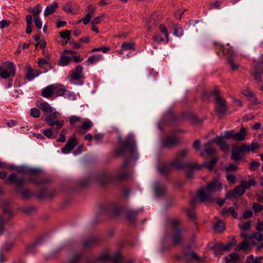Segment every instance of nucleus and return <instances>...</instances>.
Listing matches in <instances>:
<instances>
[{
  "label": "nucleus",
  "instance_id": "nucleus-1",
  "mask_svg": "<svg viewBox=\"0 0 263 263\" xmlns=\"http://www.w3.org/2000/svg\"><path fill=\"white\" fill-rule=\"evenodd\" d=\"M222 187V183L217 178H213L207 183L206 186L202 187L198 190V198L201 203L206 201L212 202L214 200L212 195L216 192L221 191Z\"/></svg>",
  "mask_w": 263,
  "mask_h": 263
},
{
  "label": "nucleus",
  "instance_id": "nucleus-2",
  "mask_svg": "<svg viewBox=\"0 0 263 263\" xmlns=\"http://www.w3.org/2000/svg\"><path fill=\"white\" fill-rule=\"evenodd\" d=\"M189 151L187 149H184L177 153L173 161L171 162V165H173L176 170H182L185 168H191L192 170L201 169V166H199L197 163H186L183 161L184 159L187 156Z\"/></svg>",
  "mask_w": 263,
  "mask_h": 263
},
{
  "label": "nucleus",
  "instance_id": "nucleus-3",
  "mask_svg": "<svg viewBox=\"0 0 263 263\" xmlns=\"http://www.w3.org/2000/svg\"><path fill=\"white\" fill-rule=\"evenodd\" d=\"M167 224L173 231L172 238L174 244L175 246L182 244L185 239L182 233L184 229L181 227L182 221L181 219L178 218L168 219Z\"/></svg>",
  "mask_w": 263,
  "mask_h": 263
},
{
  "label": "nucleus",
  "instance_id": "nucleus-4",
  "mask_svg": "<svg viewBox=\"0 0 263 263\" xmlns=\"http://www.w3.org/2000/svg\"><path fill=\"white\" fill-rule=\"evenodd\" d=\"M135 151V142L133 138L127 137L124 141L121 142L119 147L115 150V154L118 156L128 155L130 157L134 155Z\"/></svg>",
  "mask_w": 263,
  "mask_h": 263
},
{
  "label": "nucleus",
  "instance_id": "nucleus-5",
  "mask_svg": "<svg viewBox=\"0 0 263 263\" xmlns=\"http://www.w3.org/2000/svg\"><path fill=\"white\" fill-rule=\"evenodd\" d=\"M215 102V110L219 118L224 115L228 110L226 100L221 96L220 90L215 88L211 91Z\"/></svg>",
  "mask_w": 263,
  "mask_h": 263
},
{
  "label": "nucleus",
  "instance_id": "nucleus-6",
  "mask_svg": "<svg viewBox=\"0 0 263 263\" xmlns=\"http://www.w3.org/2000/svg\"><path fill=\"white\" fill-rule=\"evenodd\" d=\"M15 72V66L10 61H6L0 65V77L3 79L13 77Z\"/></svg>",
  "mask_w": 263,
  "mask_h": 263
},
{
  "label": "nucleus",
  "instance_id": "nucleus-7",
  "mask_svg": "<svg viewBox=\"0 0 263 263\" xmlns=\"http://www.w3.org/2000/svg\"><path fill=\"white\" fill-rule=\"evenodd\" d=\"M15 72V66L10 61H6L0 65V77L3 79L13 77Z\"/></svg>",
  "mask_w": 263,
  "mask_h": 263
},
{
  "label": "nucleus",
  "instance_id": "nucleus-8",
  "mask_svg": "<svg viewBox=\"0 0 263 263\" xmlns=\"http://www.w3.org/2000/svg\"><path fill=\"white\" fill-rule=\"evenodd\" d=\"M101 240L97 237L90 236L84 239L81 241V246L85 250H90L100 243Z\"/></svg>",
  "mask_w": 263,
  "mask_h": 263
},
{
  "label": "nucleus",
  "instance_id": "nucleus-9",
  "mask_svg": "<svg viewBox=\"0 0 263 263\" xmlns=\"http://www.w3.org/2000/svg\"><path fill=\"white\" fill-rule=\"evenodd\" d=\"M160 20V16L157 13L151 14L148 17L145 18V27L148 32H150L152 29L156 27L159 24Z\"/></svg>",
  "mask_w": 263,
  "mask_h": 263
},
{
  "label": "nucleus",
  "instance_id": "nucleus-10",
  "mask_svg": "<svg viewBox=\"0 0 263 263\" xmlns=\"http://www.w3.org/2000/svg\"><path fill=\"white\" fill-rule=\"evenodd\" d=\"M7 181L11 184H15L16 185L15 192L18 194L19 189L21 188L25 183V179L24 178H19L15 173H12L7 178Z\"/></svg>",
  "mask_w": 263,
  "mask_h": 263
},
{
  "label": "nucleus",
  "instance_id": "nucleus-11",
  "mask_svg": "<svg viewBox=\"0 0 263 263\" xmlns=\"http://www.w3.org/2000/svg\"><path fill=\"white\" fill-rule=\"evenodd\" d=\"M246 154L244 148L241 145L238 147H235L232 150L231 159L235 162H240L243 160V156Z\"/></svg>",
  "mask_w": 263,
  "mask_h": 263
},
{
  "label": "nucleus",
  "instance_id": "nucleus-12",
  "mask_svg": "<svg viewBox=\"0 0 263 263\" xmlns=\"http://www.w3.org/2000/svg\"><path fill=\"white\" fill-rule=\"evenodd\" d=\"M129 159H125L120 168V173L117 176V179L119 181L125 180L128 179L130 176V173H124V170L128 166Z\"/></svg>",
  "mask_w": 263,
  "mask_h": 263
},
{
  "label": "nucleus",
  "instance_id": "nucleus-13",
  "mask_svg": "<svg viewBox=\"0 0 263 263\" xmlns=\"http://www.w3.org/2000/svg\"><path fill=\"white\" fill-rule=\"evenodd\" d=\"M162 143L164 147L171 148L178 143V139L174 135L169 136L163 140Z\"/></svg>",
  "mask_w": 263,
  "mask_h": 263
},
{
  "label": "nucleus",
  "instance_id": "nucleus-14",
  "mask_svg": "<svg viewBox=\"0 0 263 263\" xmlns=\"http://www.w3.org/2000/svg\"><path fill=\"white\" fill-rule=\"evenodd\" d=\"M173 166L170 164H159L157 169L162 175L167 176L172 172L171 167Z\"/></svg>",
  "mask_w": 263,
  "mask_h": 263
},
{
  "label": "nucleus",
  "instance_id": "nucleus-15",
  "mask_svg": "<svg viewBox=\"0 0 263 263\" xmlns=\"http://www.w3.org/2000/svg\"><path fill=\"white\" fill-rule=\"evenodd\" d=\"M17 172L28 175H35L40 173L41 170L36 168H29L25 166H20L16 169Z\"/></svg>",
  "mask_w": 263,
  "mask_h": 263
},
{
  "label": "nucleus",
  "instance_id": "nucleus-16",
  "mask_svg": "<svg viewBox=\"0 0 263 263\" xmlns=\"http://www.w3.org/2000/svg\"><path fill=\"white\" fill-rule=\"evenodd\" d=\"M77 144V140L74 138L69 139L67 141L65 146L62 148V152L64 153L70 152L73 149Z\"/></svg>",
  "mask_w": 263,
  "mask_h": 263
},
{
  "label": "nucleus",
  "instance_id": "nucleus-17",
  "mask_svg": "<svg viewBox=\"0 0 263 263\" xmlns=\"http://www.w3.org/2000/svg\"><path fill=\"white\" fill-rule=\"evenodd\" d=\"M138 213L137 211L126 210L124 213L125 217L129 222L133 223L136 220Z\"/></svg>",
  "mask_w": 263,
  "mask_h": 263
},
{
  "label": "nucleus",
  "instance_id": "nucleus-18",
  "mask_svg": "<svg viewBox=\"0 0 263 263\" xmlns=\"http://www.w3.org/2000/svg\"><path fill=\"white\" fill-rule=\"evenodd\" d=\"M214 141L219 146L220 149L224 152H227L229 149V145L223 140V137H217L214 139Z\"/></svg>",
  "mask_w": 263,
  "mask_h": 263
},
{
  "label": "nucleus",
  "instance_id": "nucleus-19",
  "mask_svg": "<svg viewBox=\"0 0 263 263\" xmlns=\"http://www.w3.org/2000/svg\"><path fill=\"white\" fill-rule=\"evenodd\" d=\"M176 120H177V119L175 114L172 112H168L166 114L162 119V121L164 123L168 122L172 124H176Z\"/></svg>",
  "mask_w": 263,
  "mask_h": 263
},
{
  "label": "nucleus",
  "instance_id": "nucleus-20",
  "mask_svg": "<svg viewBox=\"0 0 263 263\" xmlns=\"http://www.w3.org/2000/svg\"><path fill=\"white\" fill-rule=\"evenodd\" d=\"M35 8L36 9L35 14L34 15L35 25L36 27L38 29H41L42 27V23L40 20L39 17V14L41 12V7L40 5L37 4L35 6Z\"/></svg>",
  "mask_w": 263,
  "mask_h": 263
},
{
  "label": "nucleus",
  "instance_id": "nucleus-21",
  "mask_svg": "<svg viewBox=\"0 0 263 263\" xmlns=\"http://www.w3.org/2000/svg\"><path fill=\"white\" fill-rule=\"evenodd\" d=\"M154 191L157 197L163 196L166 192L165 186L159 183H156L154 185Z\"/></svg>",
  "mask_w": 263,
  "mask_h": 263
},
{
  "label": "nucleus",
  "instance_id": "nucleus-22",
  "mask_svg": "<svg viewBox=\"0 0 263 263\" xmlns=\"http://www.w3.org/2000/svg\"><path fill=\"white\" fill-rule=\"evenodd\" d=\"M97 181L101 185H104L110 181L108 174L105 173H101L97 177Z\"/></svg>",
  "mask_w": 263,
  "mask_h": 263
},
{
  "label": "nucleus",
  "instance_id": "nucleus-23",
  "mask_svg": "<svg viewBox=\"0 0 263 263\" xmlns=\"http://www.w3.org/2000/svg\"><path fill=\"white\" fill-rule=\"evenodd\" d=\"M36 105L37 107L45 112L50 113L52 111V107L47 102L37 101Z\"/></svg>",
  "mask_w": 263,
  "mask_h": 263
},
{
  "label": "nucleus",
  "instance_id": "nucleus-24",
  "mask_svg": "<svg viewBox=\"0 0 263 263\" xmlns=\"http://www.w3.org/2000/svg\"><path fill=\"white\" fill-rule=\"evenodd\" d=\"M246 129L245 127H242L239 132L234 134L233 136V139L236 141H243L246 136Z\"/></svg>",
  "mask_w": 263,
  "mask_h": 263
},
{
  "label": "nucleus",
  "instance_id": "nucleus-25",
  "mask_svg": "<svg viewBox=\"0 0 263 263\" xmlns=\"http://www.w3.org/2000/svg\"><path fill=\"white\" fill-rule=\"evenodd\" d=\"M58 115V112H54L47 117L45 119V122L49 126H54V123L58 122L59 121L56 120Z\"/></svg>",
  "mask_w": 263,
  "mask_h": 263
},
{
  "label": "nucleus",
  "instance_id": "nucleus-26",
  "mask_svg": "<svg viewBox=\"0 0 263 263\" xmlns=\"http://www.w3.org/2000/svg\"><path fill=\"white\" fill-rule=\"evenodd\" d=\"M242 146L246 153H249L250 152H254L260 147V145L257 142L252 143L249 145L243 144Z\"/></svg>",
  "mask_w": 263,
  "mask_h": 263
},
{
  "label": "nucleus",
  "instance_id": "nucleus-27",
  "mask_svg": "<svg viewBox=\"0 0 263 263\" xmlns=\"http://www.w3.org/2000/svg\"><path fill=\"white\" fill-rule=\"evenodd\" d=\"M59 5L57 2H54L51 6H47L44 11V16H47L53 13L58 9Z\"/></svg>",
  "mask_w": 263,
  "mask_h": 263
},
{
  "label": "nucleus",
  "instance_id": "nucleus-28",
  "mask_svg": "<svg viewBox=\"0 0 263 263\" xmlns=\"http://www.w3.org/2000/svg\"><path fill=\"white\" fill-rule=\"evenodd\" d=\"M53 85H50L46 87L42 92V96L46 98H48L53 94V91L54 89Z\"/></svg>",
  "mask_w": 263,
  "mask_h": 263
},
{
  "label": "nucleus",
  "instance_id": "nucleus-29",
  "mask_svg": "<svg viewBox=\"0 0 263 263\" xmlns=\"http://www.w3.org/2000/svg\"><path fill=\"white\" fill-rule=\"evenodd\" d=\"M57 195V192L55 190L47 191L46 190H43L41 192L40 196L48 198H52Z\"/></svg>",
  "mask_w": 263,
  "mask_h": 263
},
{
  "label": "nucleus",
  "instance_id": "nucleus-30",
  "mask_svg": "<svg viewBox=\"0 0 263 263\" xmlns=\"http://www.w3.org/2000/svg\"><path fill=\"white\" fill-rule=\"evenodd\" d=\"M255 184L256 182L254 179H249L248 182L245 180H241L240 181V186L244 189L245 191L250 188L251 186L254 185Z\"/></svg>",
  "mask_w": 263,
  "mask_h": 263
},
{
  "label": "nucleus",
  "instance_id": "nucleus-31",
  "mask_svg": "<svg viewBox=\"0 0 263 263\" xmlns=\"http://www.w3.org/2000/svg\"><path fill=\"white\" fill-rule=\"evenodd\" d=\"M83 67L80 66H77L76 68L75 71L72 73L71 78L74 80H78L80 78L81 73L82 72Z\"/></svg>",
  "mask_w": 263,
  "mask_h": 263
},
{
  "label": "nucleus",
  "instance_id": "nucleus-32",
  "mask_svg": "<svg viewBox=\"0 0 263 263\" xmlns=\"http://www.w3.org/2000/svg\"><path fill=\"white\" fill-rule=\"evenodd\" d=\"M123 211L122 206L115 204L114 205L110 211V214L112 216L116 217L118 216Z\"/></svg>",
  "mask_w": 263,
  "mask_h": 263
},
{
  "label": "nucleus",
  "instance_id": "nucleus-33",
  "mask_svg": "<svg viewBox=\"0 0 263 263\" xmlns=\"http://www.w3.org/2000/svg\"><path fill=\"white\" fill-rule=\"evenodd\" d=\"M217 161L218 159L216 157L213 158L210 162H205L202 166H201L202 167L201 168L204 167L211 171L213 170ZM199 166H200V165Z\"/></svg>",
  "mask_w": 263,
  "mask_h": 263
},
{
  "label": "nucleus",
  "instance_id": "nucleus-34",
  "mask_svg": "<svg viewBox=\"0 0 263 263\" xmlns=\"http://www.w3.org/2000/svg\"><path fill=\"white\" fill-rule=\"evenodd\" d=\"M82 255L76 254L71 256L68 260L64 263H80L81 261Z\"/></svg>",
  "mask_w": 263,
  "mask_h": 263
},
{
  "label": "nucleus",
  "instance_id": "nucleus-35",
  "mask_svg": "<svg viewBox=\"0 0 263 263\" xmlns=\"http://www.w3.org/2000/svg\"><path fill=\"white\" fill-rule=\"evenodd\" d=\"M224 259L229 263H237L239 259V256L237 254L233 253L230 254L228 257H226Z\"/></svg>",
  "mask_w": 263,
  "mask_h": 263
},
{
  "label": "nucleus",
  "instance_id": "nucleus-36",
  "mask_svg": "<svg viewBox=\"0 0 263 263\" xmlns=\"http://www.w3.org/2000/svg\"><path fill=\"white\" fill-rule=\"evenodd\" d=\"M237 249L243 251L249 250L251 251L252 247L247 240H244L240 242L237 246Z\"/></svg>",
  "mask_w": 263,
  "mask_h": 263
},
{
  "label": "nucleus",
  "instance_id": "nucleus-37",
  "mask_svg": "<svg viewBox=\"0 0 263 263\" xmlns=\"http://www.w3.org/2000/svg\"><path fill=\"white\" fill-rule=\"evenodd\" d=\"M225 224L222 221H219L213 226V229L217 233H221L225 229Z\"/></svg>",
  "mask_w": 263,
  "mask_h": 263
},
{
  "label": "nucleus",
  "instance_id": "nucleus-38",
  "mask_svg": "<svg viewBox=\"0 0 263 263\" xmlns=\"http://www.w3.org/2000/svg\"><path fill=\"white\" fill-rule=\"evenodd\" d=\"M3 212L4 215H8V217L7 219L8 221L13 216L12 210L10 209L8 205H6L3 208Z\"/></svg>",
  "mask_w": 263,
  "mask_h": 263
},
{
  "label": "nucleus",
  "instance_id": "nucleus-39",
  "mask_svg": "<svg viewBox=\"0 0 263 263\" xmlns=\"http://www.w3.org/2000/svg\"><path fill=\"white\" fill-rule=\"evenodd\" d=\"M185 256L189 260H195L198 261L200 260L198 255L194 252L185 253Z\"/></svg>",
  "mask_w": 263,
  "mask_h": 263
},
{
  "label": "nucleus",
  "instance_id": "nucleus-40",
  "mask_svg": "<svg viewBox=\"0 0 263 263\" xmlns=\"http://www.w3.org/2000/svg\"><path fill=\"white\" fill-rule=\"evenodd\" d=\"M262 257H258L255 258H254L253 255L248 256L246 259V263H261V259Z\"/></svg>",
  "mask_w": 263,
  "mask_h": 263
},
{
  "label": "nucleus",
  "instance_id": "nucleus-41",
  "mask_svg": "<svg viewBox=\"0 0 263 263\" xmlns=\"http://www.w3.org/2000/svg\"><path fill=\"white\" fill-rule=\"evenodd\" d=\"M21 193L22 195L23 198L25 199H28L29 198L32 196L31 192L27 189H22L21 191L19 190V193Z\"/></svg>",
  "mask_w": 263,
  "mask_h": 263
},
{
  "label": "nucleus",
  "instance_id": "nucleus-42",
  "mask_svg": "<svg viewBox=\"0 0 263 263\" xmlns=\"http://www.w3.org/2000/svg\"><path fill=\"white\" fill-rule=\"evenodd\" d=\"M205 147V152L209 155H212L214 154L215 148L210 144L209 143H207L204 144Z\"/></svg>",
  "mask_w": 263,
  "mask_h": 263
},
{
  "label": "nucleus",
  "instance_id": "nucleus-43",
  "mask_svg": "<svg viewBox=\"0 0 263 263\" xmlns=\"http://www.w3.org/2000/svg\"><path fill=\"white\" fill-rule=\"evenodd\" d=\"M122 258L119 254H115L110 257V260L113 263H127L128 262V261L127 262H122Z\"/></svg>",
  "mask_w": 263,
  "mask_h": 263
},
{
  "label": "nucleus",
  "instance_id": "nucleus-44",
  "mask_svg": "<svg viewBox=\"0 0 263 263\" xmlns=\"http://www.w3.org/2000/svg\"><path fill=\"white\" fill-rule=\"evenodd\" d=\"M34 77V72L33 71L32 69L28 66L27 67V73L26 74V78L28 80H31L33 79Z\"/></svg>",
  "mask_w": 263,
  "mask_h": 263
},
{
  "label": "nucleus",
  "instance_id": "nucleus-45",
  "mask_svg": "<svg viewBox=\"0 0 263 263\" xmlns=\"http://www.w3.org/2000/svg\"><path fill=\"white\" fill-rule=\"evenodd\" d=\"M251 76L253 77L254 80L258 83H261L262 79L261 77V72L257 71H252L251 73Z\"/></svg>",
  "mask_w": 263,
  "mask_h": 263
},
{
  "label": "nucleus",
  "instance_id": "nucleus-46",
  "mask_svg": "<svg viewBox=\"0 0 263 263\" xmlns=\"http://www.w3.org/2000/svg\"><path fill=\"white\" fill-rule=\"evenodd\" d=\"M122 49L123 50H128V49H133L135 50V44L134 43H126L124 42L122 44L121 46Z\"/></svg>",
  "mask_w": 263,
  "mask_h": 263
},
{
  "label": "nucleus",
  "instance_id": "nucleus-47",
  "mask_svg": "<svg viewBox=\"0 0 263 263\" xmlns=\"http://www.w3.org/2000/svg\"><path fill=\"white\" fill-rule=\"evenodd\" d=\"M216 255L222 254V244H217L212 248Z\"/></svg>",
  "mask_w": 263,
  "mask_h": 263
},
{
  "label": "nucleus",
  "instance_id": "nucleus-48",
  "mask_svg": "<svg viewBox=\"0 0 263 263\" xmlns=\"http://www.w3.org/2000/svg\"><path fill=\"white\" fill-rule=\"evenodd\" d=\"M236 195L242 196L245 193L244 189L240 185L235 186L233 189Z\"/></svg>",
  "mask_w": 263,
  "mask_h": 263
},
{
  "label": "nucleus",
  "instance_id": "nucleus-49",
  "mask_svg": "<svg viewBox=\"0 0 263 263\" xmlns=\"http://www.w3.org/2000/svg\"><path fill=\"white\" fill-rule=\"evenodd\" d=\"M226 171L228 173L235 172L238 170V167L237 165L233 164H230L229 165L226 167Z\"/></svg>",
  "mask_w": 263,
  "mask_h": 263
},
{
  "label": "nucleus",
  "instance_id": "nucleus-50",
  "mask_svg": "<svg viewBox=\"0 0 263 263\" xmlns=\"http://www.w3.org/2000/svg\"><path fill=\"white\" fill-rule=\"evenodd\" d=\"M60 36L64 39H66L67 41L69 40L71 31L69 30H65L60 32Z\"/></svg>",
  "mask_w": 263,
  "mask_h": 263
},
{
  "label": "nucleus",
  "instance_id": "nucleus-51",
  "mask_svg": "<svg viewBox=\"0 0 263 263\" xmlns=\"http://www.w3.org/2000/svg\"><path fill=\"white\" fill-rule=\"evenodd\" d=\"M226 178L229 183H232V184H235L236 182V177L235 176H234L233 174H228L226 175Z\"/></svg>",
  "mask_w": 263,
  "mask_h": 263
},
{
  "label": "nucleus",
  "instance_id": "nucleus-52",
  "mask_svg": "<svg viewBox=\"0 0 263 263\" xmlns=\"http://www.w3.org/2000/svg\"><path fill=\"white\" fill-rule=\"evenodd\" d=\"M40 114V111L37 108H33L30 110V115L34 118L39 117Z\"/></svg>",
  "mask_w": 263,
  "mask_h": 263
},
{
  "label": "nucleus",
  "instance_id": "nucleus-53",
  "mask_svg": "<svg viewBox=\"0 0 263 263\" xmlns=\"http://www.w3.org/2000/svg\"><path fill=\"white\" fill-rule=\"evenodd\" d=\"M70 61V58L69 57L62 56L61 57L60 62L62 65H66Z\"/></svg>",
  "mask_w": 263,
  "mask_h": 263
},
{
  "label": "nucleus",
  "instance_id": "nucleus-54",
  "mask_svg": "<svg viewBox=\"0 0 263 263\" xmlns=\"http://www.w3.org/2000/svg\"><path fill=\"white\" fill-rule=\"evenodd\" d=\"M260 166V163L252 161L250 164V169L252 171L256 170Z\"/></svg>",
  "mask_w": 263,
  "mask_h": 263
},
{
  "label": "nucleus",
  "instance_id": "nucleus-55",
  "mask_svg": "<svg viewBox=\"0 0 263 263\" xmlns=\"http://www.w3.org/2000/svg\"><path fill=\"white\" fill-rule=\"evenodd\" d=\"M50 179L48 178H41L39 179L38 181H35V182L36 183V185H41V184H48L50 182Z\"/></svg>",
  "mask_w": 263,
  "mask_h": 263
},
{
  "label": "nucleus",
  "instance_id": "nucleus-56",
  "mask_svg": "<svg viewBox=\"0 0 263 263\" xmlns=\"http://www.w3.org/2000/svg\"><path fill=\"white\" fill-rule=\"evenodd\" d=\"M261 63L259 62H254L253 64V71H257L261 72L262 69L261 67Z\"/></svg>",
  "mask_w": 263,
  "mask_h": 263
},
{
  "label": "nucleus",
  "instance_id": "nucleus-57",
  "mask_svg": "<svg viewBox=\"0 0 263 263\" xmlns=\"http://www.w3.org/2000/svg\"><path fill=\"white\" fill-rule=\"evenodd\" d=\"M253 209L255 212H259L263 209V206L258 203H254L253 204Z\"/></svg>",
  "mask_w": 263,
  "mask_h": 263
},
{
  "label": "nucleus",
  "instance_id": "nucleus-58",
  "mask_svg": "<svg viewBox=\"0 0 263 263\" xmlns=\"http://www.w3.org/2000/svg\"><path fill=\"white\" fill-rule=\"evenodd\" d=\"M159 28L160 31L165 35L167 40L168 41V31L166 27L164 25L161 24L159 26Z\"/></svg>",
  "mask_w": 263,
  "mask_h": 263
},
{
  "label": "nucleus",
  "instance_id": "nucleus-59",
  "mask_svg": "<svg viewBox=\"0 0 263 263\" xmlns=\"http://www.w3.org/2000/svg\"><path fill=\"white\" fill-rule=\"evenodd\" d=\"M66 134V130L63 129L61 130L60 135V138L58 140V142H64L65 141V135Z\"/></svg>",
  "mask_w": 263,
  "mask_h": 263
},
{
  "label": "nucleus",
  "instance_id": "nucleus-60",
  "mask_svg": "<svg viewBox=\"0 0 263 263\" xmlns=\"http://www.w3.org/2000/svg\"><path fill=\"white\" fill-rule=\"evenodd\" d=\"M92 124L90 121L85 122L82 125L81 128L85 130L89 129L92 126Z\"/></svg>",
  "mask_w": 263,
  "mask_h": 263
},
{
  "label": "nucleus",
  "instance_id": "nucleus-61",
  "mask_svg": "<svg viewBox=\"0 0 263 263\" xmlns=\"http://www.w3.org/2000/svg\"><path fill=\"white\" fill-rule=\"evenodd\" d=\"M221 4V1H216L214 3L211 4L210 5V7L211 9H217L220 7Z\"/></svg>",
  "mask_w": 263,
  "mask_h": 263
},
{
  "label": "nucleus",
  "instance_id": "nucleus-62",
  "mask_svg": "<svg viewBox=\"0 0 263 263\" xmlns=\"http://www.w3.org/2000/svg\"><path fill=\"white\" fill-rule=\"evenodd\" d=\"M92 16V15L90 13H87L85 17L83 19H82L81 21H83V24L84 25H86L88 24V23L90 22V18Z\"/></svg>",
  "mask_w": 263,
  "mask_h": 263
},
{
  "label": "nucleus",
  "instance_id": "nucleus-63",
  "mask_svg": "<svg viewBox=\"0 0 263 263\" xmlns=\"http://www.w3.org/2000/svg\"><path fill=\"white\" fill-rule=\"evenodd\" d=\"M182 34L183 31L182 28L178 26H176L174 30V34L177 36H180Z\"/></svg>",
  "mask_w": 263,
  "mask_h": 263
},
{
  "label": "nucleus",
  "instance_id": "nucleus-64",
  "mask_svg": "<svg viewBox=\"0 0 263 263\" xmlns=\"http://www.w3.org/2000/svg\"><path fill=\"white\" fill-rule=\"evenodd\" d=\"M233 135H234V131L233 130L226 131L224 133V135L223 137V138H226L227 139H230L231 138L233 139Z\"/></svg>",
  "mask_w": 263,
  "mask_h": 263
}]
</instances>
